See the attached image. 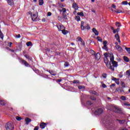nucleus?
Returning <instances> with one entry per match:
<instances>
[{"label":"nucleus","instance_id":"obj_59","mask_svg":"<svg viewBox=\"0 0 130 130\" xmlns=\"http://www.w3.org/2000/svg\"><path fill=\"white\" fill-rule=\"evenodd\" d=\"M112 7L113 9H116V6H115L114 4L112 5Z\"/></svg>","mask_w":130,"mask_h":130},{"label":"nucleus","instance_id":"obj_46","mask_svg":"<svg viewBox=\"0 0 130 130\" xmlns=\"http://www.w3.org/2000/svg\"><path fill=\"white\" fill-rule=\"evenodd\" d=\"M90 99H91V100H93V101H94L95 100H96V98H95V96H91L90 97Z\"/></svg>","mask_w":130,"mask_h":130},{"label":"nucleus","instance_id":"obj_62","mask_svg":"<svg viewBox=\"0 0 130 130\" xmlns=\"http://www.w3.org/2000/svg\"><path fill=\"white\" fill-rule=\"evenodd\" d=\"M62 81L61 79H57V83H60V82Z\"/></svg>","mask_w":130,"mask_h":130},{"label":"nucleus","instance_id":"obj_49","mask_svg":"<svg viewBox=\"0 0 130 130\" xmlns=\"http://www.w3.org/2000/svg\"><path fill=\"white\" fill-rule=\"evenodd\" d=\"M124 105L125 106H130V104H129L128 102H126V103H124Z\"/></svg>","mask_w":130,"mask_h":130},{"label":"nucleus","instance_id":"obj_39","mask_svg":"<svg viewBox=\"0 0 130 130\" xmlns=\"http://www.w3.org/2000/svg\"><path fill=\"white\" fill-rule=\"evenodd\" d=\"M77 15L78 16H81V17H84V13L83 12H78Z\"/></svg>","mask_w":130,"mask_h":130},{"label":"nucleus","instance_id":"obj_35","mask_svg":"<svg viewBox=\"0 0 130 130\" xmlns=\"http://www.w3.org/2000/svg\"><path fill=\"white\" fill-rule=\"evenodd\" d=\"M115 25L116 26H117V27H121V24L119 22H116Z\"/></svg>","mask_w":130,"mask_h":130},{"label":"nucleus","instance_id":"obj_55","mask_svg":"<svg viewBox=\"0 0 130 130\" xmlns=\"http://www.w3.org/2000/svg\"><path fill=\"white\" fill-rule=\"evenodd\" d=\"M12 45H13V43L12 42L8 43V46H9V47H12Z\"/></svg>","mask_w":130,"mask_h":130},{"label":"nucleus","instance_id":"obj_38","mask_svg":"<svg viewBox=\"0 0 130 130\" xmlns=\"http://www.w3.org/2000/svg\"><path fill=\"white\" fill-rule=\"evenodd\" d=\"M121 86L122 88H125V83L123 82H121Z\"/></svg>","mask_w":130,"mask_h":130},{"label":"nucleus","instance_id":"obj_29","mask_svg":"<svg viewBox=\"0 0 130 130\" xmlns=\"http://www.w3.org/2000/svg\"><path fill=\"white\" fill-rule=\"evenodd\" d=\"M110 62L111 63L113 62L114 61V56H113V55H112V57H110Z\"/></svg>","mask_w":130,"mask_h":130},{"label":"nucleus","instance_id":"obj_23","mask_svg":"<svg viewBox=\"0 0 130 130\" xmlns=\"http://www.w3.org/2000/svg\"><path fill=\"white\" fill-rule=\"evenodd\" d=\"M123 59L124 61H126V62H128L129 61V59L127 56H124Z\"/></svg>","mask_w":130,"mask_h":130},{"label":"nucleus","instance_id":"obj_10","mask_svg":"<svg viewBox=\"0 0 130 130\" xmlns=\"http://www.w3.org/2000/svg\"><path fill=\"white\" fill-rule=\"evenodd\" d=\"M56 27L58 28V31H61L65 29L64 26L62 24H57Z\"/></svg>","mask_w":130,"mask_h":130},{"label":"nucleus","instance_id":"obj_3","mask_svg":"<svg viewBox=\"0 0 130 130\" xmlns=\"http://www.w3.org/2000/svg\"><path fill=\"white\" fill-rule=\"evenodd\" d=\"M84 21H81V30H84L85 29H86L87 30H90L91 29V27H90V25H89L88 24H87L86 26H84Z\"/></svg>","mask_w":130,"mask_h":130},{"label":"nucleus","instance_id":"obj_12","mask_svg":"<svg viewBox=\"0 0 130 130\" xmlns=\"http://www.w3.org/2000/svg\"><path fill=\"white\" fill-rule=\"evenodd\" d=\"M95 56V59L96 60H99L101 57V55H100V53L98 52L96 54H94Z\"/></svg>","mask_w":130,"mask_h":130},{"label":"nucleus","instance_id":"obj_8","mask_svg":"<svg viewBox=\"0 0 130 130\" xmlns=\"http://www.w3.org/2000/svg\"><path fill=\"white\" fill-rule=\"evenodd\" d=\"M38 17V13L37 12L36 14L31 15V18L32 21H37V18Z\"/></svg>","mask_w":130,"mask_h":130},{"label":"nucleus","instance_id":"obj_33","mask_svg":"<svg viewBox=\"0 0 130 130\" xmlns=\"http://www.w3.org/2000/svg\"><path fill=\"white\" fill-rule=\"evenodd\" d=\"M120 99H121V100L123 101H125V100H126V97H125V96L122 95L120 98Z\"/></svg>","mask_w":130,"mask_h":130},{"label":"nucleus","instance_id":"obj_42","mask_svg":"<svg viewBox=\"0 0 130 130\" xmlns=\"http://www.w3.org/2000/svg\"><path fill=\"white\" fill-rule=\"evenodd\" d=\"M125 49L126 50L127 52L130 54V48L125 47Z\"/></svg>","mask_w":130,"mask_h":130},{"label":"nucleus","instance_id":"obj_41","mask_svg":"<svg viewBox=\"0 0 130 130\" xmlns=\"http://www.w3.org/2000/svg\"><path fill=\"white\" fill-rule=\"evenodd\" d=\"M73 84H80V81L79 80H74L73 81Z\"/></svg>","mask_w":130,"mask_h":130},{"label":"nucleus","instance_id":"obj_22","mask_svg":"<svg viewBox=\"0 0 130 130\" xmlns=\"http://www.w3.org/2000/svg\"><path fill=\"white\" fill-rule=\"evenodd\" d=\"M111 11L114 12V13H117V14H120V13H123L122 11L119 10H116V11L113 10V9H111Z\"/></svg>","mask_w":130,"mask_h":130},{"label":"nucleus","instance_id":"obj_57","mask_svg":"<svg viewBox=\"0 0 130 130\" xmlns=\"http://www.w3.org/2000/svg\"><path fill=\"white\" fill-rule=\"evenodd\" d=\"M103 78H104V79H106V77H107V74H103Z\"/></svg>","mask_w":130,"mask_h":130},{"label":"nucleus","instance_id":"obj_34","mask_svg":"<svg viewBox=\"0 0 130 130\" xmlns=\"http://www.w3.org/2000/svg\"><path fill=\"white\" fill-rule=\"evenodd\" d=\"M75 20L78 21H81V17H80L79 16H75Z\"/></svg>","mask_w":130,"mask_h":130},{"label":"nucleus","instance_id":"obj_54","mask_svg":"<svg viewBox=\"0 0 130 130\" xmlns=\"http://www.w3.org/2000/svg\"><path fill=\"white\" fill-rule=\"evenodd\" d=\"M81 45H82L83 46H85V43L84 40H82V41H81Z\"/></svg>","mask_w":130,"mask_h":130},{"label":"nucleus","instance_id":"obj_28","mask_svg":"<svg viewBox=\"0 0 130 130\" xmlns=\"http://www.w3.org/2000/svg\"><path fill=\"white\" fill-rule=\"evenodd\" d=\"M78 89L79 90H81L82 89H83L84 90H85V89H86V87L84 85H79L78 86Z\"/></svg>","mask_w":130,"mask_h":130},{"label":"nucleus","instance_id":"obj_24","mask_svg":"<svg viewBox=\"0 0 130 130\" xmlns=\"http://www.w3.org/2000/svg\"><path fill=\"white\" fill-rule=\"evenodd\" d=\"M61 32L62 33V34H63L64 35H67V34H68V33H69V31L67 30H66L65 29H62L61 30Z\"/></svg>","mask_w":130,"mask_h":130},{"label":"nucleus","instance_id":"obj_14","mask_svg":"<svg viewBox=\"0 0 130 130\" xmlns=\"http://www.w3.org/2000/svg\"><path fill=\"white\" fill-rule=\"evenodd\" d=\"M25 121L26 122V124L28 125L29 124V122H31V121H32V120L28 117H26L25 119Z\"/></svg>","mask_w":130,"mask_h":130},{"label":"nucleus","instance_id":"obj_21","mask_svg":"<svg viewBox=\"0 0 130 130\" xmlns=\"http://www.w3.org/2000/svg\"><path fill=\"white\" fill-rule=\"evenodd\" d=\"M113 81H114L116 83L117 85H119V80L113 77Z\"/></svg>","mask_w":130,"mask_h":130},{"label":"nucleus","instance_id":"obj_50","mask_svg":"<svg viewBox=\"0 0 130 130\" xmlns=\"http://www.w3.org/2000/svg\"><path fill=\"white\" fill-rule=\"evenodd\" d=\"M62 17L61 16H58V20L59 21H62Z\"/></svg>","mask_w":130,"mask_h":130},{"label":"nucleus","instance_id":"obj_44","mask_svg":"<svg viewBox=\"0 0 130 130\" xmlns=\"http://www.w3.org/2000/svg\"><path fill=\"white\" fill-rule=\"evenodd\" d=\"M16 119H17V120H18V121H20V120L22 119V117L17 116L16 117Z\"/></svg>","mask_w":130,"mask_h":130},{"label":"nucleus","instance_id":"obj_16","mask_svg":"<svg viewBox=\"0 0 130 130\" xmlns=\"http://www.w3.org/2000/svg\"><path fill=\"white\" fill-rule=\"evenodd\" d=\"M92 32L95 34L96 36H98V35H99V32L95 28H92Z\"/></svg>","mask_w":130,"mask_h":130},{"label":"nucleus","instance_id":"obj_1","mask_svg":"<svg viewBox=\"0 0 130 130\" xmlns=\"http://www.w3.org/2000/svg\"><path fill=\"white\" fill-rule=\"evenodd\" d=\"M104 60L108 69H110V70H111L112 71H113V72H114V68H113V67H112V65L111 64V62H109V60H108V57H104Z\"/></svg>","mask_w":130,"mask_h":130},{"label":"nucleus","instance_id":"obj_27","mask_svg":"<svg viewBox=\"0 0 130 130\" xmlns=\"http://www.w3.org/2000/svg\"><path fill=\"white\" fill-rule=\"evenodd\" d=\"M26 45L27 47L32 46V45H33V44H32V42L31 41L26 42Z\"/></svg>","mask_w":130,"mask_h":130},{"label":"nucleus","instance_id":"obj_6","mask_svg":"<svg viewBox=\"0 0 130 130\" xmlns=\"http://www.w3.org/2000/svg\"><path fill=\"white\" fill-rule=\"evenodd\" d=\"M113 111L116 113H121V109L116 106L113 107Z\"/></svg>","mask_w":130,"mask_h":130},{"label":"nucleus","instance_id":"obj_30","mask_svg":"<svg viewBox=\"0 0 130 130\" xmlns=\"http://www.w3.org/2000/svg\"><path fill=\"white\" fill-rule=\"evenodd\" d=\"M43 4H44V1H43V0H39V6H43Z\"/></svg>","mask_w":130,"mask_h":130},{"label":"nucleus","instance_id":"obj_18","mask_svg":"<svg viewBox=\"0 0 130 130\" xmlns=\"http://www.w3.org/2000/svg\"><path fill=\"white\" fill-rule=\"evenodd\" d=\"M9 6H14V0H7Z\"/></svg>","mask_w":130,"mask_h":130},{"label":"nucleus","instance_id":"obj_31","mask_svg":"<svg viewBox=\"0 0 130 130\" xmlns=\"http://www.w3.org/2000/svg\"><path fill=\"white\" fill-rule=\"evenodd\" d=\"M77 41L81 42V41H83V39H82V38H81V37H78L77 38Z\"/></svg>","mask_w":130,"mask_h":130},{"label":"nucleus","instance_id":"obj_63","mask_svg":"<svg viewBox=\"0 0 130 130\" xmlns=\"http://www.w3.org/2000/svg\"><path fill=\"white\" fill-rule=\"evenodd\" d=\"M42 22H46V19L45 18H43L42 19Z\"/></svg>","mask_w":130,"mask_h":130},{"label":"nucleus","instance_id":"obj_51","mask_svg":"<svg viewBox=\"0 0 130 130\" xmlns=\"http://www.w3.org/2000/svg\"><path fill=\"white\" fill-rule=\"evenodd\" d=\"M105 57H109V56H108V53L107 52H106L104 54Z\"/></svg>","mask_w":130,"mask_h":130},{"label":"nucleus","instance_id":"obj_17","mask_svg":"<svg viewBox=\"0 0 130 130\" xmlns=\"http://www.w3.org/2000/svg\"><path fill=\"white\" fill-rule=\"evenodd\" d=\"M117 121L119 122V123H120V124H123L124 123H125L126 121L125 120H119L118 119H116Z\"/></svg>","mask_w":130,"mask_h":130},{"label":"nucleus","instance_id":"obj_53","mask_svg":"<svg viewBox=\"0 0 130 130\" xmlns=\"http://www.w3.org/2000/svg\"><path fill=\"white\" fill-rule=\"evenodd\" d=\"M102 87H103V88H107V86L106 85V84H103L102 85Z\"/></svg>","mask_w":130,"mask_h":130},{"label":"nucleus","instance_id":"obj_32","mask_svg":"<svg viewBox=\"0 0 130 130\" xmlns=\"http://www.w3.org/2000/svg\"><path fill=\"white\" fill-rule=\"evenodd\" d=\"M86 104L87 105H89V106H91V105H93V103L91 102V101H88L86 102Z\"/></svg>","mask_w":130,"mask_h":130},{"label":"nucleus","instance_id":"obj_9","mask_svg":"<svg viewBox=\"0 0 130 130\" xmlns=\"http://www.w3.org/2000/svg\"><path fill=\"white\" fill-rule=\"evenodd\" d=\"M116 92H118V93H124V90H123V87H117L116 89V90H115Z\"/></svg>","mask_w":130,"mask_h":130},{"label":"nucleus","instance_id":"obj_15","mask_svg":"<svg viewBox=\"0 0 130 130\" xmlns=\"http://www.w3.org/2000/svg\"><path fill=\"white\" fill-rule=\"evenodd\" d=\"M113 66H112L113 68V69H114V68H117L118 67V64H117V61H113L112 63H111Z\"/></svg>","mask_w":130,"mask_h":130},{"label":"nucleus","instance_id":"obj_47","mask_svg":"<svg viewBox=\"0 0 130 130\" xmlns=\"http://www.w3.org/2000/svg\"><path fill=\"white\" fill-rule=\"evenodd\" d=\"M0 104H1V105H2L3 106L6 105V103L1 100H0Z\"/></svg>","mask_w":130,"mask_h":130},{"label":"nucleus","instance_id":"obj_2","mask_svg":"<svg viewBox=\"0 0 130 130\" xmlns=\"http://www.w3.org/2000/svg\"><path fill=\"white\" fill-rule=\"evenodd\" d=\"M6 130H14V124L12 122H8L5 125Z\"/></svg>","mask_w":130,"mask_h":130},{"label":"nucleus","instance_id":"obj_7","mask_svg":"<svg viewBox=\"0 0 130 130\" xmlns=\"http://www.w3.org/2000/svg\"><path fill=\"white\" fill-rule=\"evenodd\" d=\"M103 113V109L102 108H99L94 111V114H95V115H99L100 114H102Z\"/></svg>","mask_w":130,"mask_h":130},{"label":"nucleus","instance_id":"obj_52","mask_svg":"<svg viewBox=\"0 0 130 130\" xmlns=\"http://www.w3.org/2000/svg\"><path fill=\"white\" fill-rule=\"evenodd\" d=\"M15 38L18 39V38H21V35L18 34V35H16Z\"/></svg>","mask_w":130,"mask_h":130},{"label":"nucleus","instance_id":"obj_64","mask_svg":"<svg viewBox=\"0 0 130 130\" xmlns=\"http://www.w3.org/2000/svg\"><path fill=\"white\" fill-rule=\"evenodd\" d=\"M116 31L117 33H118L119 32V28H117V29H116Z\"/></svg>","mask_w":130,"mask_h":130},{"label":"nucleus","instance_id":"obj_25","mask_svg":"<svg viewBox=\"0 0 130 130\" xmlns=\"http://www.w3.org/2000/svg\"><path fill=\"white\" fill-rule=\"evenodd\" d=\"M116 49L119 51H122V48H121V47H120V46L119 45H117L116 46Z\"/></svg>","mask_w":130,"mask_h":130},{"label":"nucleus","instance_id":"obj_43","mask_svg":"<svg viewBox=\"0 0 130 130\" xmlns=\"http://www.w3.org/2000/svg\"><path fill=\"white\" fill-rule=\"evenodd\" d=\"M103 49H105L107 51L108 50V48H107V45H104V47H103Z\"/></svg>","mask_w":130,"mask_h":130},{"label":"nucleus","instance_id":"obj_40","mask_svg":"<svg viewBox=\"0 0 130 130\" xmlns=\"http://www.w3.org/2000/svg\"><path fill=\"white\" fill-rule=\"evenodd\" d=\"M128 3H127V1H123L121 3V5H124L125 6H126V5H128Z\"/></svg>","mask_w":130,"mask_h":130},{"label":"nucleus","instance_id":"obj_4","mask_svg":"<svg viewBox=\"0 0 130 130\" xmlns=\"http://www.w3.org/2000/svg\"><path fill=\"white\" fill-rule=\"evenodd\" d=\"M59 12L60 13H61V12H62V18H63V19H68V15H67V14H66V13H67V9L66 8H62V10H60Z\"/></svg>","mask_w":130,"mask_h":130},{"label":"nucleus","instance_id":"obj_26","mask_svg":"<svg viewBox=\"0 0 130 130\" xmlns=\"http://www.w3.org/2000/svg\"><path fill=\"white\" fill-rule=\"evenodd\" d=\"M49 72L50 73V75H51L52 76H56V73H55V72H54L52 70L49 71Z\"/></svg>","mask_w":130,"mask_h":130},{"label":"nucleus","instance_id":"obj_19","mask_svg":"<svg viewBox=\"0 0 130 130\" xmlns=\"http://www.w3.org/2000/svg\"><path fill=\"white\" fill-rule=\"evenodd\" d=\"M115 38H116V40H117L119 43H120V38L119 37V35H118V34H116L115 35Z\"/></svg>","mask_w":130,"mask_h":130},{"label":"nucleus","instance_id":"obj_37","mask_svg":"<svg viewBox=\"0 0 130 130\" xmlns=\"http://www.w3.org/2000/svg\"><path fill=\"white\" fill-rule=\"evenodd\" d=\"M126 75L128 78L130 77V70H128L126 72Z\"/></svg>","mask_w":130,"mask_h":130},{"label":"nucleus","instance_id":"obj_60","mask_svg":"<svg viewBox=\"0 0 130 130\" xmlns=\"http://www.w3.org/2000/svg\"><path fill=\"white\" fill-rule=\"evenodd\" d=\"M107 44V41H104L103 42V45H106Z\"/></svg>","mask_w":130,"mask_h":130},{"label":"nucleus","instance_id":"obj_13","mask_svg":"<svg viewBox=\"0 0 130 130\" xmlns=\"http://www.w3.org/2000/svg\"><path fill=\"white\" fill-rule=\"evenodd\" d=\"M72 7L75 11H77L79 9V6H78V5H77V3H74L72 5Z\"/></svg>","mask_w":130,"mask_h":130},{"label":"nucleus","instance_id":"obj_56","mask_svg":"<svg viewBox=\"0 0 130 130\" xmlns=\"http://www.w3.org/2000/svg\"><path fill=\"white\" fill-rule=\"evenodd\" d=\"M90 52L92 53V55H94V54H96V53L93 50H90Z\"/></svg>","mask_w":130,"mask_h":130},{"label":"nucleus","instance_id":"obj_20","mask_svg":"<svg viewBox=\"0 0 130 130\" xmlns=\"http://www.w3.org/2000/svg\"><path fill=\"white\" fill-rule=\"evenodd\" d=\"M89 93H90V94H93V95H96V96L99 95V94H98L96 91L92 90H89Z\"/></svg>","mask_w":130,"mask_h":130},{"label":"nucleus","instance_id":"obj_61","mask_svg":"<svg viewBox=\"0 0 130 130\" xmlns=\"http://www.w3.org/2000/svg\"><path fill=\"white\" fill-rule=\"evenodd\" d=\"M51 15H52L51 12H48L47 15L48 16H51Z\"/></svg>","mask_w":130,"mask_h":130},{"label":"nucleus","instance_id":"obj_58","mask_svg":"<svg viewBox=\"0 0 130 130\" xmlns=\"http://www.w3.org/2000/svg\"><path fill=\"white\" fill-rule=\"evenodd\" d=\"M39 129V126H36L34 130H38Z\"/></svg>","mask_w":130,"mask_h":130},{"label":"nucleus","instance_id":"obj_48","mask_svg":"<svg viewBox=\"0 0 130 130\" xmlns=\"http://www.w3.org/2000/svg\"><path fill=\"white\" fill-rule=\"evenodd\" d=\"M64 67H68L69 66V62H66L64 64Z\"/></svg>","mask_w":130,"mask_h":130},{"label":"nucleus","instance_id":"obj_5","mask_svg":"<svg viewBox=\"0 0 130 130\" xmlns=\"http://www.w3.org/2000/svg\"><path fill=\"white\" fill-rule=\"evenodd\" d=\"M19 59H20V62H21V64H24L25 67H26L27 68H29L30 67V65L29 64L28 62H27L26 60L22 58H20Z\"/></svg>","mask_w":130,"mask_h":130},{"label":"nucleus","instance_id":"obj_45","mask_svg":"<svg viewBox=\"0 0 130 130\" xmlns=\"http://www.w3.org/2000/svg\"><path fill=\"white\" fill-rule=\"evenodd\" d=\"M96 39L98 41H99L100 42H102L103 40L102 39H100V37H97Z\"/></svg>","mask_w":130,"mask_h":130},{"label":"nucleus","instance_id":"obj_11","mask_svg":"<svg viewBox=\"0 0 130 130\" xmlns=\"http://www.w3.org/2000/svg\"><path fill=\"white\" fill-rule=\"evenodd\" d=\"M47 125V123H45L44 122H42L40 124V127L42 128V129H43L44 128H45Z\"/></svg>","mask_w":130,"mask_h":130},{"label":"nucleus","instance_id":"obj_36","mask_svg":"<svg viewBox=\"0 0 130 130\" xmlns=\"http://www.w3.org/2000/svg\"><path fill=\"white\" fill-rule=\"evenodd\" d=\"M0 38L1 39H4V34L2 32V30H0Z\"/></svg>","mask_w":130,"mask_h":130}]
</instances>
